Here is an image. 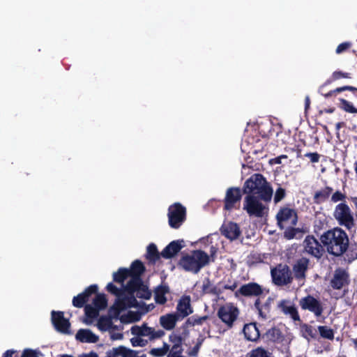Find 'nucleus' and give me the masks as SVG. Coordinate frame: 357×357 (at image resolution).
<instances>
[{
  "mask_svg": "<svg viewBox=\"0 0 357 357\" xmlns=\"http://www.w3.org/2000/svg\"><path fill=\"white\" fill-rule=\"evenodd\" d=\"M52 321L57 331L63 333H68L70 323L68 319L64 318L62 312L52 311Z\"/></svg>",
  "mask_w": 357,
  "mask_h": 357,
  "instance_id": "2eb2a0df",
  "label": "nucleus"
},
{
  "mask_svg": "<svg viewBox=\"0 0 357 357\" xmlns=\"http://www.w3.org/2000/svg\"><path fill=\"white\" fill-rule=\"evenodd\" d=\"M15 353V351L8 350L5 354L3 357H12V354ZM39 352L36 350L29 349H24L22 357H38Z\"/></svg>",
  "mask_w": 357,
  "mask_h": 357,
  "instance_id": "c9c22d12",
  "label": "nucleus"
},
{
  "mask_svg": "<svg viewBox=\"0 0 357 357\" xmlns=\"http://www.w3.org/2000/svg\"><path fill=\"white\" fill-rule=\"evenodd\" d=\"M344 91L349 90V91H356V89L353 86H343Z\"/></svg>",
  "mask_w": 357,
  "mask_h": 357,
  "instance_id": "bf43d9fd",
  "label": "nucleus"
},
{
  "mask_svg": "<svg viewBox=\"0 0 357 357\" xmlns=\"http://www.w3.org/2000/svg\"><path fill=\"white\" fill-rule=\"evenodd\" d=\"M176 310L181 318H184L192 313V308L190 305V297L189 296H183L178 301Z\"/></svg>",
  "mask_w": 357,
  "mask_h": 357,
  "instance_id": "aec40b11",
  "label": "nucleus"
},
{
  "mask_svg": "<svg viewBox=\"0 0 357 357\" xmlns=\"http://www.w3.org/2000/svg\"><path fill=\"white\" fill-rule=\"evenodd\" d=\"M130 333L133 337L130 339L132 347H145L148 340L144 337H148L150 340L160 338L165 335V332L161 329H155L149 327L146 324L141 326L134 325L130 328Z\"/></svg>",
  "mask_w": 357,
  "mask_h": 357,
  "instance_id": "20e7f679",
  "label": "nucleus"
},
{
  "mask_svg": "<svg viewBox=\"0 0 357 357\" xmlns=\"http://www.w3.org/2000/svg\"><path fill=\"white\" fill-rule=\"evenodd\" d=\"M96 325L102 332H109L114 326L111 318L107 317H100Z\"/></svg>",
  "mask_w": 357,
  "mask_h": 357,
  "instance_id": "2f4dec72",
  "label": "nucleus"
},
{
  "mask_svg": "<svg viewBox=\"0 0 357 357\" xmlns=\"http://www.w3.org/2000/svg\"><path fill=\"white\" fill-rule=\"evenodd\" d=\"M325 112L327 113H333L334 112V109L333 108L327 109H325Z\"/></svg>",
  "mask_w": 357,
  "mask_h": 357,
  "instance_id": "69168bd1",
  "label": "nucleus"
},
{
  "mask_svg": "<svg viewBox=\"0 0 357 357\" xmlns=\"http://www.w3.org/2000/svg\"><path fill=\"white\" fill-rule=\"evenodd\" d=\"M180 316L176 313H169L161 316L159 319L160 326L167 331L174 328Z\"/></svg>",
  "mask_w": 357,
  "mask_h": 357,
  "instance_id": "6ab92c4d",
  "label": "nucleus"
},
{
  "mask_svg": "<svg viewBox=\"0 0 357 357\" xmlns=\"http://www.w3.org/2000/svg\"><path fill=\"white\" fill-rule=\"evenodd\" d=\"M279 307L281 308V310L284 314H289L293 319H298L299 317L297 310L294 305H292L289 301H282L280 303Z\"/></svg>",
  "mask_w": 357,
  "mask_h": 357,
  "instance_id": "c85d7f7f",
  "label": "nucleus"
},
{
  "mask_svg": "<svg viewBox=\"0 0 357 357\" xmlns=\"http://www.w3.org/2000/svg\"><path fill=\"white\" fill-rule=\"evenodd\" d=\"M301 333L303 336L309 340L314 337L316 331L312 326L303 325L301 326Z\"/></svg>",
  "mask_w": 357,
  "mask_h": 357,
  "instance_id": "37998d69",
  "label": "nucleus"
},
{
  "mask_svg": "<svg viewBox=\"0 0 357 357\" xmlns=\"http://www.w3.org/2000/svg\"><path fill=\"white\" fill-rule=\"evenodd\" d=\"M284 195H285V190L282 188H279L275 192V194L274 196V202L275 203L280 202L284 197Z\"/></svg>",
  "mask_w": 357,
  "mask_h": 357,
  "instance_id": "de8ad7c7",
  "label": "nucleus"
},
{
  "mask_svg": "<svg viewBox=\"0 0 357 357\" xmlns=\"http://www.w3.org/2000/svg\"><path fill=\"white\" fill-rule=\"evenodd\" d=\"M305 156L308 158L312 162H318L320 158V155L317 153H307Z\"/></svg>",
  "mask_w": 357,
  "mask_h": 357,
  "instance_id": "09e8293b",
  "label": "nucleus"
},
{
  "mask_svg": "<svg viewBox=\"0 0 357 357\" xmlns=\"http://www.w3.org/2000/svg\"><path fill=\"white\" fill-rule=\"evenodd\" d=\"M146 257L152 261H155L159 257L157 248L154 244H150L147 248Z\"/></svg>",
  "mask_w": 357,
  "mask_h": 357,
  "instance_id": "a19ab883",
  "label": "nucleus"
},
{
  "mask_svg": "<svg viewBox=\"0 0 357 357\" xmlns=\"http://www.w3.org/2000/svg\"><path fill=\"white\" fill-rule=\"evenodd\" d=\"M218 314L222 321L231 328L238 315V310L231 303H227L219 309Z\"/></svg>",
  "mask_w": 357,
  "mask_h": 357,
  "instance_id": "9d476101",
  "label": "nucleus"
},
{
  "mask_svg": "<svg viewBox=\"0 0 357 357\" xmlns=\"http://www.w3.org/2000/svg\"><path fill=\"white\" fill-rule=\"evenodd\" d=\"M340 102V107L348 113L357 114V108L354 107L353 103L349 102L343 98L339 99Z\"/></svg>",
  "mask_w": 357,
  "mask_h": 357,
  "instance_id": "f704fd0d",
  "label": "nucleus"
},
{
  "mask_svg": "<svg viewBox=\"0 0 357 357\" xmlns=\"http://www.w3.org/2000/svg\"><path fill=\"white\" fill-rule=\"evenodd\" d=\"M98 308L96 307H93L89 305H86L85 307V314L86 316V318L84 320V322L86 325H90L92 324L93 319L96 318L98 315Z\"/></svg>",
  "mask_w": 357,
  "mask_h": 357,
  "instance_id": "473e14b6",
  "label": "nucleus"
},
{
  "mask_svg": "<svg viewBox=\"0 0 357 357\" xmlns=\"http://www.w3.org/2000/svg\"><path fill=\"white\" fill-rule=\"evenodd\" d=\"M208 284H209V282L208 280L204 282L203 286H202V289H203V291L204 292H208Z\"/></svg>",
  "mask_w": 357,
  "mask_h": 357,
  "instance_id": "4d7b16f0",
  "label": "nucleus"
},
{
  "mask_svg": "<svg viewBox=\"0 0 357 357\" xmlns=\"http://www.w3.org/2000/svg\"><path fill=\"white\" fill-rule=\"evenodd\" d=\"M349 74L342 73L341 71H335L333 73L332 79L333 80L339 79L340 78H349Z\"/></svg>",
  "mask_w": 357,
  "mask_h": 357,
  "instance_id": "8fccbe9b",
  "label": "nucleus"
},
{
  "mask_svg": "<svg viewBox=\"0 0 357 357\" xmlns=\"http://www.w3.org/2000/svg\"><path fill=\"white\" fill-rule=\"evenodd\" d=\"M351 44L349 43H343L340 44L337 49H336V53L340 54L347 50L349 47H350Z\"/></svg>",
  "mask_w": 357,
  "mask_h": 357,
  "instance_id": "603ef678",
  "label": "nucleus"
},
{
  "mask_svg": "<svg viewBox=\"0 0 357 357\" xmlns=\"http://www.w3.org/2000/svg\"><path fill=\"white\" fill-rule=\"evenodd\" d=\"M335 91V94L337 93H340L342 91H344V89H343V86L342 87H339V88H337L334 90Z\"/></svg>",
  "mask_w": 357,
  "mask_h": 357,
  "instance_id": "680f3d73",
  "label": "nucleus"
},
{
  "mask_svg": "<svg viewBox=\"0 0 357 357\" xmlns=\"http://www.w3.org/2000/svg\"><path fill=\"white\" fill-rule=\"evenodd\" d=\"M122 328L114 325L112 328L108 332L110 339L112 340H122L123 337V333L121 332Z\"/></svg>",
  "mask_w": 357,
  "mask_h": 357,
  "instance_id": "58836bf2",
  "label": "nucleus"
},
{
  "mask_svg": "<svg viewBox=\"0 0 357 357\" xmlns=\"http://www.w3.org/2000/svg\"><path fill=\"white\" fill-rule=\"evenodd\" d=\"M318 331L322 337L326 338L328 340L333 339V337H334L333 331L332 329H331L328 326H319Z\"/></svg>",
  "mask_w": 357,
  "mask_h": 357,
  "instance_id": "79ce46f5",
  "label": "nucleus"
},
{
  "mask_svg": "<svg viewBox=\"0 0 357 357\" xmlns=\"http://www.w3.org/2000/svg\"><path fill=\"white\" fill-rule=\"evenodd\" d=\"M344 197L345 196L342 192L337 191L332 195L331 200L333 202H337L343 200Z\"/></svg>",
  "mask_w": 357,
  "mask_h": 357,
  "instance_id": "3c124183",
  "label": "nucleus"
},
{
  "mask_svg": "<svg viewBox=\"0 0 357 357\" xmlns=\"http://www.w3.org/2000/svg\"><path fill=\"white\" fill-rule=\"evenodd\" d=\"M334 215L340 224L347 229H351L354 226L353 215L347 205L344 204H338L335 208Z\"/></svg>",
  "mask_w": 357,
  "mask_h": 357,
  "instance_id": "1a4fd4ad",
  "label": "nucleus"
},
{
  "mask_svg": "<svg viewBox=\"0 0 357 357\" xmlns=\"http://www.w3.org/2000/svg\"><path fill=\"white\" fill-rule=\"evenodd\" d=\"M240 292L245 296H257L262 293V289L257 283H249L243 285L240 289Z\"/></svg>",
  "mask_w": 357,
  "mask_h": 357,
  "instance_id": "b1692460",
  "label": "nucleus"
},
{
  "mask_svg": "<svg viewBox=\"0 0 357 357\" xmlns=\"http://www.w3.org/2000/svg\"><path fill=\"white\" fill-rule=\"evenodd\" d=\"M250 357H273L272 354L262 347H258L250 352Z\"/></svg>",
  "mask_w": 357,
  "mask_h": 357,
  "instance_id": "ea45409f",
  "label": "nucleus"
},
{
  "mask_svg": "<svg viewBox=\"0 0 357 357\" xmlns=\"http://www.w3.org/2000/svg\"><path fill=\"white\" fill-rule=\"evenodd\" d=\"M112 309L115 310L114 315L119 317L121 322L125 324H132L139 321L142 319V315L144 314V312H142L139 310H128L122 313L124 309L120 311L114 307V305L112 306ZM126 309V308H125V310Z\"/></svg>",
  "mask_w": 357,
  "mask_h": 357,
  "instance_id": "ddd939ff",
  "label": "nucleus"
},
{
  "mask_svg": "<svg viewBox=\"0 0 357 357\" xmlns=\"http://www.w3.org/2000/svg\"><path fill=\"white\" fill-rule=\"evenodd\" d=\"M209 261L210 257L205 252L195 250L183 256L180 261V265L187 271L197 273Z\"/></svg>",
  "mask_w": 357,
  "mask_h": 357,
  "instance_id": "39448f33",
  "label": "nucleus"
},
{
  "mask_svg": "<svg viewBox=\"0 0 357 357\" xmlns=\"http://www.w3.org/2000/svg\"><path fill=\"white\" fill-rule=\"evenodd\" d=\"M266 202L259 197L248 195L244 198L243 208L250 216L261 218L268 211Z\"/></svg>",
  "mask_w": 357,
  "mask_h": 357,
  "instance_id": "0eeeda50",
  "label": "nucleus"
},
{
  "mask_svg": "<svg viewBox=\"0 0 357 357\" xmlns=\"http://www.w3.org/2000/svg\"><path fill=\"white\" fill-rule=\"evenodd\" d=\"M124 290L121 291L112 283H109L107 286L108 291L116 296L114 303V307L119 310L135 306L137 303L135 297L149 299L151 297V292L147 287L144 285L142 280L139 283L127 282L123 286Z\"/></svg>",
  "mask_w": 357,
  "mask_h": 357,
  "instance_id": "f257e3e1",
  "label": "nucleus"
},
{
  "mask_svg": "<svg viewBox=\"0 0 357 357\" xmlns=\"http://www.w3.org/2000/svg\"><path fill=\"white\" fill-rule=\"evenodd\" d=\"M333 95H335L334 90L329 91L328 93L325 94L324 96H325V97L328 98V97H330Z\"/></svg>",
  "mask_w": 357,
  "mask_h": 357,
  "instance_id": "e2e57ef3",
  "label": "nucleus"
},
{
  "mask_svg": "<svg viewBox=\"0 0 357 357\" xmlns=\"http://www.w3.org/2000/svg\"><path fill=\"white\" fill-rule=\"evenodd\" d=\"M168 218L169 225L172 228H178L185 219V208L178 203L170 206Z\"/></svg>",
  "mask_w": 357,
  "mask_h": 357,
  "instance_id": "6e6552de",
  "label": "nucleus"
},
{
  "mask_svg": "<svg viewBox=\"0 0 357 357\" xmlns=\"http://www.w3.org/2000/svg\"><path fill=\"white\" fill-rule=\"evenodd\" d=\"M321 241L326 247L328 252L335 256L342 255L349 245L347 234L339 228L325 232L321 236Z\"/></svg>",
  "mask_w": 357,
  "mask_h": 357,
  "instance_id": "f03ea898",
  "label": "nucleus"
},
{
  "mask_svg": "<svg viewBox=\"0 0 357 357\" xmlns=\"http://www.w3.org/2000/svg\"><path fill=\"white\" fill-rule=\"evenodd\" d=\"M241 198V190L238 188H230L227 190L225 199V208L231 210L234 208L235 203L239 202Z\"/></svg>",
  "mask_w": 357,
  "mask_h": 357,
  "instance_id": "f3484780",
  "label": "nucleus"
},
{
  "mask_svg": "<svg viewBox=\"0 0 357 357\" xmlns=\"http://www.w3.org/2000/svg\"><path fill=\"white\" fill-rule=\"evenodd\" d=\"M169 293V288L165 285L158 286L155 289L154 296L156 303L164 304L167 301L166 295Z\"/></svg>",
  "mask_w": 357,
  "mask_h": 357,
  "instance_id": "c756f323",
  "label": "nucleus"
},
{
  "mask_svg": "<svg viewBox=\"0 0 357 357\" xmlns=\"http://www.w3.org/2000/svg\"><path fill=\"white\" fill-rule=\"evenodd\" d=\"M303 246L306 252L315 257L319 258L322 255L323 247L314 236H307L304 240Z\"/></svg>",
  "mask_w": 357,
  "mask_h": 357,
  "instance_id": "4468645a",
  "label": "nucleus"
},
{
  "mask_svg": "<svg viewBox=\"0 0 357 357\" xmlns=\"http://www.w3.org/2000/svg\"><path fill=\"white\" fill-rule=\"evenodd\" d=\"M135 355V351L123 347H119L108 351L106 357H134Z\"/></svg>",
  "mask_w": 357,
  "mask_h": 357,
  "instance_id": "bb28decb",
  "label": "nucleus"
},
{
  "mask_svg": "<svg viewBox=\"0 0 357 357\" xmlns=\"http://www.w3.org/2000/svg\"><path fill=\"white\" fill-rule=\"evenodd\" d=\"M170 345L164 342L161 347L153 348L150 350L149 354L155 357H162L165 356L169 351Z\"/></svg>",
  "mask_w": 357,
  "mask_h": 357,
  "instance_id": "72a5a7b5",
  "label": "nucleus"
},
{
  "mask_svg": "<svg viewBox=\"0 0 357 357\" xmlns=\"http://www.w3.org/2000/svg\"><path fill=\"white\" fill-rule=\"evenodd\" d=\"M286 227H287V229H285L284 234V237L287 239L293 238L297 232V229H296L295 228H293L292 226H288Z\"/></svg>",
  "mask_w": 357,
  "mask_h": 357,
  "instance_id": "49530a36",
  "label": "nucleus"
},
{
  "mask_svg": "<svg viewBox=\"0 0 357 357\" xmlns=\"http://www.w3.org/2000/svg\"><path fill=\"white\" fill-rule=\"evenodd\" d=\"M344 123H342V122H339L337 123L336 125H335V127H336V129L337 130H339L342 126H343Z\"/></svg>",
  "mask_w": 357,
  "mask_h": 357,
  "instance_id": "052dcab7",
  "label": "nucleus"
},
{
  "mask_svg": "<svg viewBox=\"0 0 357 357\" xmlns=\"http://www.w3.org/2000/svg\"><path fill=\"white\" fill-rule=\"evenodd\" d=\"M169 341L172 344V346H170L169 351H182V338L178 334L174 332L172 333L169 335Z\"/></svg>",
  "mask_w": 357,
  "mask_h": 357,
  "instance_id": "7c9ffc66",
  "label": "nucleus"
},
{
  "mask_svg": "<svg viewBox=\"0 0 357 357\" xmlns=\"http://www.w3.org/2000/svg\"><path fill=\"white\" fill-rule=\"evenodd\" d=\"M75 337L81 342L96 343L98 337L89 329H79L76 333Z\"/></svg>",
  "mask_w": 357,
  "mask_h": 357,
  "instance_id": "4be33fe9",
  "label": "nucleus"
},
{
  "mask_svg": "<svg viewBox=\"0 0 357 357\" xmlns=\"http://www.w3.org/2000/svg\"><path fill=\"white\" fill-rule=\"evenodd\" d=\"M255 307L258 310L259 316L264 320L267 319L268 318V313H269V307L268 305H264L262 307L259 306V299L256 301Z\"/></svg>",
  "mask_w": 357,
  "mask_h": 357,
  "instance_id": "4c0bfd02",
  "label": "nucleus"
},
{
  "mask_svg": "<svg viewBox=\"0 0 357 357\" xmlns=\"http://www.w3.org/2000/svg\"><path fill=\"white\" fill-rule=\"evenodd\" d=\"M332 192V189L330 188H326L325 189H323L322 190L317 192L315 194V199L318 200V202H321L328 198Z\"/></svg>",
  "mask_w": 357,
  "mask_h": 357,
  "instance_id": "c03bdc74",
  "label": "nucleus"
},
{
  "mask_svg": "<svg viewBox=\"0 0 357 357\" xmlns=\"http://www.w3.org/2000/svg\"><path fill=\"white\" fill-rule=\"evenodd\" d=\"M271 275L274 283L277 285L287 284L291 281V273L289 267L280 264L271 270Z\"/></svg>",
  "mask_w": 357,
  "mask_h": 357,
  "instance_id": "9b49d317",
  "label": "nucleus"
},
{
  "mask_svg": "<svg viewBox=\"0 0 357 357\" xmlns=\"http://www.w3.org/2000/svg\"><path fill=\"white\" fill-rule=\"evenodd\" d=\"M355 172L357 174V162L355 163Z\"/></svg>",
  "mask_w": 357,
  "mask_h": 357,
  "instance_id": "338daca9",
  "label": "nucleus"
},
{
  "mask_svg": "<svg viewBox=\"0 0 357 357\" xmlns=\"http://www.w3.org/2000/svg\"><path fill=\"white\" fill-rule=\"evenodd\" d=\"M107 299L104 294H98L94 301L93 305L98 310H102L107 307Z\"/></svg>",
  "mask_w": 357,
  "mask_h": 357,
  "instance_id": "e433bc0d",
  "label": "nucleus"
},
{
  "mask_svg": "<svg viewBox=\"0 0 357 357\" xmlns=\"http://www.w3.org/2000/svg\"><path fill=\"white\" fill-rule=\"evenodd\" d=\"M97 291L96 285H91L83 293L75 296L73 299V304L75 307H82L87 301L88 297Z\"/></svg>",
  "mask_w": 357,
  "mask_h": 357,
  "instance_id": "412c9836",
  "label": "nucleus"
},
{
  "mask_svg": "<svg viewBox=\"0 0 357 357\" xmlns=\"http://www.w3.org/2000/svg\"><path fill=\"white\" fill-rule=\"evenodd\" d=\"M277 219L281 228L294 226L297 222L296 213L294 210L289 208L281 209L277 215Z\"/></svg>",
  "mask_w": 357,
  "mask_h": 357,
  "instance_id": "f8f14e48",
  "label": "nucleus"
},
{
  "mask_svg": "<svg viewBox=\"0 0 357 357\" xmlns=\"http://www.w3.org/2000/svg\"><path fill=\"white\" fill-rule=\"evenodd\" d=\"M245 337L249 341H256L259 337V331L255 323L245 324L243 328Z\"/></svg>",
  "mask_w": 357,
  "mask_h": 357,
  "instance_id": "a878e982",
  "label": "nucleus"
},
{
  "mask_svg": "<svg viewBox=\"0 0 357 357\" xmlns=\"http://www.w3.org/2000/svg\"><path fill=\"white\" fill-rule=\"evenodd\" d=\"M207 318L208 317L206 316L199 317L193 316L188 319L187 324H189L192 326L202 325L207 319Z\"/></svg>",
  "mask_w": 357,
  "mask_h": 357,
  "instance_id": "a18cd8bd",
  "label": "nucleus"
},
{
  "mask_svg": "<svg viewBox=\"0 0 357 357\" xmlns=\"http://www.w3.org/2000/svg\"><path fill=\"white\" fill-rule=\"evenodd\" d=\"M144 267L138 260L135 261L130 269L120 268L118 272L113 274L114 280L121 283L122 286L127 282L139 283L140 275L144 272Z\"/></svg>",
  "mask_w": 357,
  "mask_h": 357,
  "instance_id": "423d86ee",
  "label": "nucleus"
},
{
  "mask_svg": "<svg viewBox=\"0 0 357 357\" xmlns=\"http://www.w3.org/2000/svg\"><path fill=\"white\" fill-rule=\"evenodd\" d=\"M243 192L259 197L264 202H270L273 195V190L261 174H254L248 179L243 186Z\"/></svg>",
  "mask_w": 357,
  "mask_h": 357,
  "instance_id": "7ed1b4c3",
  "label": "nucleus"
},
{
  "mask_svg": "<svg viewBox=\"0 0 357 357\" xmlns=\"http://www.w3.org/2000/svg\"><path fill=\"white\" fill-rule=\"evenodd\" d=\"M352 202L355 204L356 207L357 208V197H352L351 198Z\"/></svg>",
  "mask_w": 357,
  "mask_h": 357,
  "instance_id": "0e129e2a",
  "label": "nucleus"
},
{
  "mask_svg": "<svg viewBox=\"0 0 357 357\" xmlns=\"http://www.w3.org/2000/svg\"><path fill=\"white\" fill-rule=\"evenodd\" d=\"M287 158V157L285 155H280L278 158H275V162L278 164H280V163H282V160L286 159Z\"/></svg>",
  "mask_w": 357,
  "mask_h": 357,
  "instance_id": "5fc2aeb1",
  "label": "nucleus"
},
{
  "mask_svg": "<svg viewBox=\"0 0 357 357\" xmlns=\"http://www.w3.org/2000/svg\"><path fill=\"white\" fill-rule=\"evenodd\" d=\"M310 103V98L308 96H307L305 98V109H307L309 108Z\"/></svg>",
  "mask_w": 357,
  "mask_h": 357,
  "instance_id": "13d9d810",
  "label": "nucleus"
},
{
  "mask_svg": "<svg viewBox=\"0 0 357 357\" xmlns=\"http://www.w3.org/2000/svg\"><path fill=\"white\" fill-rule=\"evenodd\" d=\"M347 274L343 270H337L331 280V286L336 289H341L347 282Z\"/></svg>",
  "mask_w": 357,
  "mask_h": 357,
  "instance_id": "393cba45",
  "label": "nucleus"
},
{
  "mask_svg": "<svg viewBox=\"0 0 357 357\" xmlns=\"http://www.w3.org/2000/svg\"><path fill=\"white\" fill-rule=\"evenodd\" d=\"M79 357H98V356L96 354L91 352L89 354L81 355Z\"/></svg>",
  "mask_w": 357,
  "mask_h": 357,
  "instance_id": "6e6d98bb",
  "label": "nucleus"
},
{
  "mask_svg": "<svg viewBox=\"0 0 357 357\" xmlns=\"http://www.w3.org/2000/svg\"><path fill=\"white\" fill-rule=\"evenodd\" d=\"M300 305L303 309L314 312L317 317L322 313V307L319 302L312 296H309L301 299Z\"/></svg>",
  "mask_w": 357,
  "mask_h": 357,
  "instance_id": "dca6fc26",
  "label": "nucleus"
},
{
  "mask_svg": "<svg viewBox=\"0 0 357 357\" xmlns=\"http://www.w3.org/2000/svg\"><path fill=\"white\" fill-rule=\"evenodd\" d=\"M308 263V259L301 258L294 265V271L297 278H303L305 277V272L307 268Z\"/></svg>",
  "mask_w": 357,
  "mask_h": 357,
  "instance_id": "cd10ccee",
  "label": "nucleus"
},
{
  "mask_svg": "<svg viewBox=\"0 0 357 357\" xmlns=\"http://www.w3.org/2000/svg\"><path fill=\"white\" fill-rule=\"evenodd\" d=\"M183 243L182 241H172L162 251L161 255L167 259L174 257L183 248Z\"/></svg>",
  "mask_w": 357,
  "mask_h": 357,
  "instance_id": "5701e85b",
  "label": "nucleus"
},
{
  "mask_svg": "<svg viewBox=\"0 0 357 357\" xmlns=\"http://www.w3.org/2000/svg\"><path fill=\"white\" fill-rule=\"evenodd\" d=\"M221 232L225 237L231 241L237 239L241 234L239 226L232 222L225 223L222 226Z\"/></svg>",
  "mask_w": 357,
  "mask_h": 357,
  "instance_id": "a211bd4d",
  "label": "nucleus"
},
{
  "mask_svg": "<svg viewBox=\"0 0 357 357\" xmlns=\"http://www.w3.org/2000/svg\"><path fill=\"white\" fill-rule=\"evenodd\" d=\"M199 349V345L197 344L189 351L188 354L191 356H197Z\"/></svg>",
  "mask_w": 357,
  "mask_h": 357,
  "instance_id": "864d4df0",
  "label": "nucleus"
}]
</instances>
